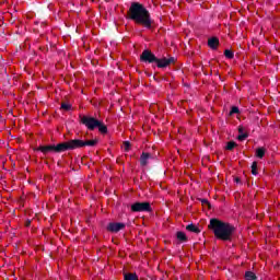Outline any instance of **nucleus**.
Instances as JSON below:
<instances>
[{"label": "nucleus", "mask_w": 280, "mask_h": 280, "mask_svg": "<svg viewBox=\"0 0 280 280\" xmlns=\"http://www.w3.org/2000/svg\"><path fill=\"white\" fill-rule=\"evenodd\" d=\"M208 229L212 231L214 237L221 240V242H231V240H233V233H235V226L215 218L210 219Z\"/></svg>", "instance_id": "nucleus-1"}, {"label": "nucleus", "mask_w": 280, "mask_h": 280, "mask_svg": "<svg viewBox=\"0 0 280 280\" xmlns=\"http://www.w3.org/2000/svg\"><path fill=\"white\" fill-rule=\"evenodd\" d=\"M128 18L135 21L137 25H142L147 30H152V18H150V11L139 2H132L128 12Z\"/></svg>", "instance_id": "nucleus-2"}, {"label": "nucleus", "mask_w": 280, "mask_h": 280, "mask_svg": "<svg viewBox=\"0 0 280 280\" xmlns=\"http://www.w3.org/2000/svg\"><path fill=\"white\" fill-rule=\"evenodd\" d=\"M79 118L80 124H83L88 130L93 131L95 128H98V132H101V135H106L108 132V127L93 116H79Z\"/></svg>", "instance_id": "nucleus-3"}, {"label": "nucleus", "mask_w": 280, "mask_h": 280, "mask_svg": "<svg viewBox=\"0 0 280 280\" xmlns=\"http://www.w3.org/2000/svg\"><path fill=\"white\" fill-rule=\"evenodd\" d=\"M37 151L43 152V154H49V152H67L69 151V141L61 142L58 144L40 145L37 148Z\"/></svg>", "instance_id": "nucleus-4"}, {"label": "nucleus", "mask_w": 280, "mask_h": 280, "mask_svg": "<svg viewBox=\"0 0 280 280\" xmlns=\"http://www.w3.org/2000/svg\"><path fill=\"white\" fill-rule=\"evenodd\" d=\"M86 145L94 148V145H97V140L73 139L68 141L69 150H78L79 148H86Z\"/></svg>", "instance_id": "nucleus-5"}, {"label": "nucleus", "mask_w": 280, "mask_h": 280, "mask_svg": "<svg viewBox=\"0 0 280 280\" xmlns=\"http://www.w3.org/2000/svg\"><path fill=\"white\" fill-rule=\"evenodd\" d=\"M131 211L132 213H139V212H151L152 211V206L150 205V202L144 201V202H135L131 205Z\"/></svg>", "instance_id": "nucleus-6"}, {"label": "nucleus", "mask_w": 280, "mask_h": 280, "mask_svg": "<svg viewBox=\"0 0 280 280\" xmlns=\"http://www.w3.org/2000/svg\"><path fill=\"white\" fill-rule=\"evenodd\" d=\"M156 56L152 52V50H143L141 56H140V60L142 62H149V63H152V62H156Z\"/></svg>", "instance_id": "nucleus-7"}, {"label": "nucleus", "mask_w": 280, "mask_h": 280, "mask_svg": "<svg viewBox=\"0 0 280 280\" xmlns=\"http://www.w3.org/2000/svg\"><path fill=\"white\" fill-rule=\"evenodd\" d=\"M155 63L158 65L159 69H165V67H170V65H174V57L171 58H163V59H156Z\"/></svg>", "instance_id": "nucleus-8"}, {"label": "nucleus", "mask_w": 280, "mask_h": 280, "mask_svg": "<svg viewBox=\"0 0 280 280\" xmlns=\"http://www.w3.org/2000/svg\"><path fill=\"white\" fill-rule=\"evenodd\" d=\"M122 229H126V224L124 223L113 222L107 225V231L110 233H119V231H122Z\"/></svg>", "instance_id": "nucleus-9"}, {"label": "nucleus", "mask_w": 280, "mask_h": 280, "mask_svg": "<svg viewBox=\"0 0 280 280\" xmlns=\"http://www.w3.org/2000/svg\"><path fill=\"white\" fill-rule=\"evenodd\" d=\"M208 46L210 47V49H218V47H220V39H218V37L209 38Z\"/></svg>", "instance_id": "nucleus-10"}, {"label": "nucleus", "mask_w": 280, "mask_h": 280, "mask_svg": "<svg viewBox=\"0 0 280 280\" xmlns=\"http://www.w3.org/2000/svg\"><path fill=\"white\" fill-rule=\"evenodd\" d=\"M149 159H152V154L142 152V154L140 156V164L142 165V167H145V165H148Z\"/></svg>", "instance_id": "nucleus-11"}, {"label": "nucleus", "mask_w": 280, "mask_h": 280, "mask_svg": "<svg viewBox=\"0 0 280 280\" xmlns=\"http://www.w3.org/2000/svg\"><path fill=\"white\" fill-rule=\"evenodd\" d=\"M124 279L125 280H139V276H137V273H132V272H124Z\"/></svg>", "instance_id": "nucleus-12"}, {"label": "nucleus", "mask_w": 280, "mask_h": 280, "mask_svg": "<svg viewBox=\"0 0 280 280\" xmlns=\"http://www.w3.org/2000/svg\"><path fill=\"white\" fill-rule=\"evenodd\" d=\"M186 231H189L190 233H200V228L196 224H188Z\"/></svg>", "instance_id": "nucleus-13"}, {"label": "nucleus", "mask_w": 280, "mask_h": 280, "mask_svg": "<svg viewBox=\"0 0 280 280\" xmlns=\"http://www.w3.org/2000/svg\"><path fill=\"white\" fill-rule=\"evenodd\" d=\"M256 156L258 159H264V156H266V149L265 148H258L256 150Z\"/></svg>", "instance_id": "nucleus-14"}, {"label": "nucleus", "mask_w": 280, "mask_h": 280, "mask_svg": "<svg viewBox=\"0 0 280 280\" xmlns=\"http://www.w3.org/2000/svg\"><path fill=\"white\" fill-rule=\"evenodd\" d=\"M245 280H257V276L253 271L245 272Z\"/></svg>", "instance_id": "nucleus-15"}, {"label": "nucleus", "mask_w": 280, "mask_h": 280, "mask_svg": "<svg viewBox=\"0 0 280 280\" xmlns=\"http://www.w3.org/2000/svg\"><path fill=\"white\" fill-rule=\"evenodd\" d=\"M176 236L179 242H187V234H185L184 232H177Z\"/></svg>", "instance_id": "nucleus-16"}, {"label": "nucleus", "mask_w": 280, "mask_h": 280, "mask_svg": "<svg viewBox=\"0 0 280 280\" xmlns=\"http://www.w3.org/2000/svg\"><path fill=\"white\" fill-rule=\"evenodd\" d=\"M235 148H237V143L235 141H230V142H228L225 150L232 151Z\"/></svg>", "instance_id": "nucleus-17"}, {"label": "nucleus", "mask_w": 280, "mask_h": 280, "mask_svg": "<svg viewBox=\"0 0 280 280\" xmlns=\"http://www.w3.org/2000/svg\"><path fill=\"white\" fill-rule=\"evenodd\" d=\"M202 207H207L209 210H211V202H209V200L207 199H199Z\"/></svg>", "instance_id": "nucleus-18"}, {"label": "nucleus", "mask_w": 280, "mask_h": 280, "mask_svg": "<svg viewBox=\"0 0 280 280\" xmlns=\"http://www.w3.org/2000/svg\"><path fill=\"white\" fill-rule=\"evenodd\" d=\"M252 174L254 176H257L259 174V172H257V162H253L252 164Z\"/></svg>", "instance_id": "nucleus-19"}, {"label": "nucleus", "mask_w": 280, "mask_h": 280, "mask_svg": "<svg viewBox=\"0 0 280 280\" xmlns=\"http://www.w3.org/2000/svg\"><path fill=\"white\" fill-rule=\"evenodd\" d=\"M224 56H225V58H229L230 60L234 58L233 52L229 49L224 50Z\"/></svg>", "instance_id": "nucleus-20"}, {"label": "nucleus", "mask_w": 280, "mask_h": 280, "mask_svg": "<svg viewBox=\"0 0 280 280\" xmlns=\"http://www.w3.org/2000/svg\"><path fill=\"white\" fill-rule=\"evenodd\" d=\"M240 114V107L233 106L230 110V115H237Z\"/></svg>", "instance_id": "nucleus-21"}, {"label": "nucleus", "mask_w": 280, "mask_h": 280, "mask_svg": "<svg viewBox=\"0 0 280 280\" xmlns=\"http://www.w3.org/2000/svg\"><path fill=\"white\" fill-rule=\"evenodd\" d=\"M62 110H69L71 108V104L69 103H61Z\"/></svg>", "instance_id": "nucleus-22"}, {"label": "nucleus", "mask_w": 280, "mask_h": 280, "mask_svg": "<svg viewBox=\"0 0 280 280\" xmlns=\"http://www.w3.org/2000/svg\"><path fill=\"white\" fill-rule=\"evenodd\" d=\"M238 141H244L246 139H248V133H242L237 137Z\"/></svg>", "instance_id": "nucleus-23"}, {"label": "nucleus", "mask_w": 280, "mask_h": 280, "mask_svg": "<svg viewBox=\"0 0 280 280\" xmlns=\"http://www.w3.org/2000/svg\"><path fill=\"white\" fill-rule=\"evenodd\" d=\"M124 150L125 152H130V143L128 141L124 142Z\"/></svg>", "instance_id": "nucleus-24"}, {"label": "nucleus", "mask_w": 280, "mask_h": 280, "mask_svg": "<svg viewBox=\"0 0 280 280\" xmlns=\"http://www.w3.org/2000/svg\"><path fill=\"white\" fill-rule=\"evenodd\" d=\"M25 226H26V228L32 226V221H31V220H26V221H25Z\"/></svg>", "instance_id": "nucleus-25"}, {"label": "nucleus", "mask_w": 280, "mask_h": 280, "mask_svg": "<svg viewBox=\"0 0 280 280\" xmlns=\"http://www.w3.org/2000/svg\"><path fill=\"white\" fill-rule=\"evenodd\" d=\"M235 180H236V183H240V178L238 177H236Z\"/></svg>", "instance_id": "nucleus-26"}, {"label": "nucleus", "mask_w": 280, "mask_h": 280, "mask_svg": "<svg viewBox=\"0 0 280 280\" xmlns=\"http://www.w3.org/2000/svg\"><path fill=\"white\" fill-rule=\"evenodd\" d=\"M238 132H242V128H238Z\"/></svg>", "instance_id": "nucleus-27"}]
</instances>
